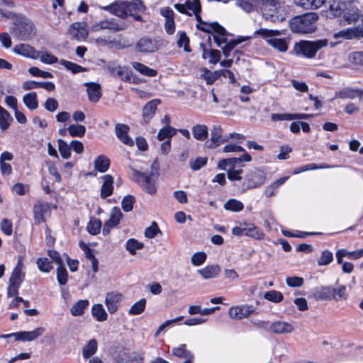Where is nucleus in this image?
Returning <instances> with one entry per match:
<instances>
[{
	"label": "nucleus",
	"mask_w": 363,
	"mask_h": 363,
	"mask_svg": "<svg viewBox=\"0 0 363 363\" xmlns=\"http://www.w3.org/2000/svg\"><path fill=\"white\" fill-rule=\"evenodd\" d=\"M318 15L314 12L306 13L293 17L289 22L291 30L294 33L311 34L317 29Z\"/></svg>",
	"instance_id": "obj_1"
},
{
	"label": "nucleus",
	"mask_w": 363,
	"mask_h": 363,
	"mask_svg": "<svg viewBox=\"0 0 363 363\" xmlns=\"http://www.w3.org/2000/svg\"><path fill=\"white\" fill-rule=\"evenodd\" d=\"M328 45V40L319 39L316 40H300L295 43L293 48L294 53L308 59H313L317 52Z\"/></svg>",
	"instance_id": "obj_2"
},
{
	"label": "nucleus",
	"mask_w": 363,
	"mask_h": 363,
	"mask_svg": "<svg viewBox=\"0 0 363 363\" xmlns=\"http://www.w3.org/2000/svg\"><path fill=\"white\" fill-rule=\"evenodd\" d=\"M158 166L157 162L154 161L152 164V168L155 169V172H151L148 174L132 169L133 181L138 183L149 194H154L157 191Z\"/></svg>",
	"instance_id": "obj_3"
},
{
	"label": "nucleus",
	"mask_w": 363,
	"mask_h": 363,
	"mask_svg": "<svg viewBox=\"0 0 363 363\" xmlns=\"http://www.w3.org/2000/svg\"><path fill=\"white\" fill-rule=\"evenodd\" d=\"M195 18L198 22L196 27L199 30L207 33H213V39L218 47H220L223 43L226 42L225 29L217 22L208 23L202 20L200 12L195 11Z\"/></svg>",
	"instance_id": "obj_4"
},
{
	"label": "nucleus",
	"mask_w": 363,
	"mask_h": 363,
	"mask_svg": "<svg viewBox=\"0 0 363 363\" xmlns=\"http://www.w3.org/2000/svg\"><path fill=\"white\" fill-rule=\"evenodd\" d=\"M255 35L261 36L268 45L281 52H286L288 50L289 40L276 38L281 35V32L279 30L259 28L255 32Z\"/></svg>",
	"instance_id": "obj_5"
},
{
	"label": "nucleus",
	"mask_w": 363,
	"mask_h": 363,
	"mask_svg": "<svg viewBox=\"0 0 363 363\" xmlns=\"http://www.w3.org/2000/svg\"><path fill=\"white\" fill-rule=\"evenodd\" d=\"M313 297L315 300H335L338 301L346 300L347 294L346 287L343 285H340L337 289L332 286H325L316 289Z\"/></svg>",
	"instance_id": "obj_6"
},
{
	"label": "nucleus",
	"mask_w": 363,
	"mask_h": 363,
	"mask_svg": "<svg viewBox=\"0 0 363 363\" xmlns=\"http://www.w3.org/2000/svg\"><path fill=\"white\" fill-rule=\"evenodd\" d=\"M103 9L120 18H125L129 12H132L133 10H137L138 12L143 11L145 6L143 5L140 0H138L135 2L119 1L108 6H104Z\"/></svg>",
	"instance_id": "obj_7"
},
{
	"label": "nucleus",
	"mask_w": 363,
	"mask_h": 363,
	"mask_svg": "<svg viewBox=\"0 0 363 363\" xmlns=\"http://www.w3.org/2000/svg\"><path fill=\"white\" fill-rule=\"evenodd\" d=\"M266 177V173L263 169L256 167L251 169L245 175L244 180L241 183V191L245 192L261 186L264 184Z\"/></svg>",
	"instance_id": "obj_8"
},
{
	"label": "nucleus",
	"mask_w": 363,
	"mask_h": 363,
	"mask_svg": "<svg viewBox=\"0 0 363 363\" xmlns=\"http://www.w3.org/2000/svg\"><path fill=\"white\" fill-rule=\"evenodd\" d=\"M13 33L14 35L20 40H28L35 33L34 24L30 21H19L16 23Z\"/></svg>",
	"instance_id": "obj_9"
},
{
	"label": "nucleus",
	"mask_w": 363,
	"mask_h": 363,
	"mask_svg": "<svg viewBox=\"0 0 363 363\" xmlns=\"http://www.w3.org/2000/svg\"><path fill=\"white\" fill-rule=\"evenodd\" d=\"M104 70L114 77H119L123 82H130L132 74L125 70V67L117 65L116 62H110L104 67Z\"/></svg>",
	"instance_id": "obj_10"
},
{
	"label": "nucleus",
	"mask_w": 363,
	"mask_h": 363,
	"mask_svg": "<svg viewBox=\"0 0 363 363\" xmlns=\"http://www.w3.org/2000/svg\"><path fill=\"white\" fill-rule=\"evenodd\" d=\"M48 256L51 261L55 262L59 265L57 269V277L60 285L64 286L67 281V272L65 267L62 265V260L60 255L55 250H49Z\"/></svg>",
	"instance_id": "obj_11"
},
{
	"label": "nucleus",
	"mask_w": 363,
	"mask_h": 363,
	"mask_svg": "<svg viewBox=\"0 0 363 363\" xmlns=\"http://www.w3.org/2000/svg\"><path fill=\"white\" fill-rule=\"evenodd\" d=\"M223 128L220 125H215L211 130V138L206 140L204 146L208 149H214L221 143L228 140V138H223Z\"/></svg>",
	"instance_id": "obj_12"
},
{
	"label": "nucleus",
	"mask_w": 363,
	"mask_h": 363,
	"mask_svg": "<svg viewBox=\"0 0 363 363\" xmlns=\"http://www.w3.org/2000/svg\"><path fill=\"white\" fill-rule=\"evenodd\" d=\"M255 308L251 305L244 304L237 306H232L229 309V315L231 318L241 320L254 313Z\"/></svg>",
	"instance_id": "obj_13"
},
{
	"label": "nucleus",
	"mask_w": 363,
	"mask_h": 363,
	"mask_svg": "<svg viewBox=\"0 0 363 363\" xmlns=\"http://www.w3.org/2000/svg\"><path fill=\"white\" fill-rule=\"evenodd\" d=\"M35 222L38 224L45 221V217L50 213V205L38 201L33 208Z\"/></svg>",
	"instance_id": "obj_14"
},
{
	"label": "nucleus",
	"mask_w": 363,
	"mask_h": 363,
	"mask_svg": "<svg viewBox=\"0 0 363 363\" xmlns=\"http://www.w3.org/2000/svg\"><path fill=\"white\" fill-rule=\"evenodd\" d=\"M223 163H227L229 168L227 169V176L230 181H241V174L243 172L242 169H236L235 165L238 163L236 157L223 159Z\"/></svg>",
	"instance_id": "obj_15"
},
{
	"label": "nucleus",
	"mask_w": 363,
	"mask_h": 363,
	"mask_svg": "<svg viewBox=\"0 0 363 363\" xmlns=\"http://www.w3.org/2000/svg\"><path fill=\"white\" fill-rule=\"evenodd\" d=\"M45 332V328L38 327L33 331H21L15 333L14 337L16 341H33L43 335Z\"/></svg>",
	"instance_id": "obj_16"
},
{
	"label": "nucleus",
	"mask_w": 363,
	"mask_h": 363,
	"mask_svg": "<svg viewBox=\"0 0 363 363\" xmlns=\"http://www.w3.org/2000/svg\"><path fill=\"white\" fill-rule=\"evenodd\" d=\"M267 19H270L272 22H281L286 18V12L284 7L277 6L275 4L270 6L269 12L264 13Z\"/></svg>",
	"instance_id": "obj_17"
},
{
	"label": "nucleus",
	"mask_w": 363,
	"mask_h": 363,
	"mask_svg": "<svg viewBox=\"0 0 363 363\" xmlns=\"http://www.w3.org/2000/svg\"><path fill=\"white\" fill-rule=\"evenodd\" d=\"M69 35H72V38L77 41L84 40L88 35L85 23H74L69 27Z\"/></svg>",
	"instance_id": "obj_18"
},
{
	"label": "nucleus",
	"mask_w": 363,
	"mask_h": 363,
	"mask_svg": "<svg viewBox=\"0 0 363 363\" xmlns=\"http://www.w3.org/2000/svg\"><path fill=\"white\" fill-rule=\"evenodd\" d=\"M135 48L139 52L150 53L157 50V43L150 38L143 37L138 40Z\"/></svg>",
	"instance_id": "obj_19"
},
{
	"label": "nucleus",
	"mask_w": 363,
	"mask_h": 363,
	"mask_svg": "<svg viewBox=\"0 0 363 363\" xmlns=\"http://www.w3.org/2000/svg\"><path fill=\"white\" fill-rule=\"evenodd\" d=\"M129 127L123 123H117L115 126V133L117 138L125 145L133 146V140L128 135Z\"/></svg>",
	"instance_id": "obj_20"
},
{
	"label": "nucleus",
	"mask_w": 363,
	"mask_h": 363,
	"mask_svg": "<svg viewBox=\"0 0 363 363\" xmlns=\"http://www.w3.org/2000/svg\"><path fill=\"white\" fill-rule=\"evenodd\" d=\"M121 299L122 295L120 293L110 292L106 294L105 304L111 314L114 313L118 310Z\"/></svg>",
	"instance_id": "obj_21"
},
{
	"label": "nucleus",
	"mask_w": 363,
	"mask_h": 363,
	"mask_svg": "<svg viewBox=\"0 0 363 363\" xmlns=\"http://www.w3.org/2000/svg\"><path fill=\"white\" fill-rule=\"evenodd\" d=\"M269 330L277 335L289 334L294 330V327L289 323L277 320L271 323Z\"/></svg>",
	"instance_id": "obj_22"
},
{
	"label": "nucleus",
	"mask_w": 363,
	"mask_h": 363,
	"mask_svg": "<svg viewBox=\"0 0 363 363\" xmlns=\"http://www.w3.org/2000/svg\"><path fill=\"white\" fill-rule=\"evenodd\" d=\"M160 104V99H153L147 102L143 109V118L145 123L150 122V121L154 117L157 106Z\"/></svg>",
	"instance_id": "obj_23"
},
{
	"label": "nucleus",
	"mask_w": 363,
	"mask_h": 363,
	"mask_svg": "<svg viewBox=\"0 0 363 363\" xmlns=\"http://www.w3.org/2000/svg\"><path fill=\"white\" fill-rule=\"evenodd\" d=\"M335 38H342L345 39L360 38H363V28L359 27L347 28L340 30L334 34Z\"/></svg>",
	"instance_id": "obj_24"
},
{
	"label": "nucleus",
	"mask_w": 363,
	"mask_h": 363,
	"mask_svg": "<svg viewBox=\"0 0 363 363\" xmlns=\"http://www.w3.org/2000/svg\"><path fill=\"white\" fill-rule=\"evenodd\" d=\"M84 86H86V92L89 99L91 102H97L101 96V86L94 82H86Z\"/></svg>",
	"instance_id": "obj_25"
},
{
	"label": "nucleus",
	"mask_w": 363,
	"mask_h": 363,
	"mask_svg": "<svg viewBox=\"0 0 363 363\" xmlns=\"http://www.w3.org/2000/svg\"><path fill=\"white\" fill-rule=\"evenodd\" d=\"M103 184L101 188V197L106 199L111 196L113 190V177L110 174L102 177Z\"/></svg>",
	"instance_id": "obj_26"
},
{
	"label": "nucleus",
	"mask_w": 363,
	"mask_h": 363,
	"mask_svg": "<svg viewBox=\"0 0 363 363\" xmlns=\"http://www.w3.org/2000/svg\"><path fill=\"white\" fill-rule=\"evenodd\" d=\"M23 269V264L21 259V257H19L18 264L16 267L14 268L10 279H9V284H16L18 286H21V283L23 282L25 277V274L22 271Z\"/></svg>",
	"instance_id": "obj_27"
},
{
	"label": "nucleus",
	"mask_w": 363,
	"mask_h": 363,
	"mask_svg": "<svg viewBox=\"0 0 363 363\" xmlns=\"http://www.w3.org/2000/svg\"><path fill=\"white\" fill-rule=\"evenodd\" d=\"M328 0H294V4L306 10L317 9L327 3Z\"/></svg>",
	"instance_id": "obj_28"
},
{
	"label": "nucleus",
	"mask_w": 363,
	"mask_h": 363,
	"mask_svg": "<svg viewBox=\"0 0 363 363\" xmlns=\"http://www.w3.org/2000/svg\"><path fill=\"white\" fill-rule=\"evenodd\" d=\"M220 267L218 264L208 265L206 267L198 269L197 272L204 279H210L216 278L220 273Z\"/></svg>",
	"instance_id": "obj_29"
},
{
	"label": "nucleus",
	"mask_w": 363,
	"mask_h": 363,
	"mask_svg": "<svg viewBox=\"0 0 363 363\" xmlns=\"http://www.w3.org/2000/svg\"><path fill=\"white\" fill-rule=\"evenodd\" d=\"M363 91L359 89H344L337 93H336V96L340 99H354L356 97H359L360 101H363L362 97Z\"/></svg>",
	"instance_id": "obj_30"
},
{
	"label": "nucleus",
	"mask_w": 363,
	"mask_h": 363,
	"mask_svg": "<svg viewBox=\"0 0 363 363\" xmlns=\"http://www.w3.org/2000/svg\"><path fill=\"white\" fill-rule=\"evenodd\" d=\"M98 342L95 339L89 340L82 347V356L84 359L91 357L97 351Z\"/></svg>",
	"instance_id": "obj_31"
},
{
	"label": "nucleus",
	"mask_w": 363,
	"mask_h": 363,
	"mask_svg": "<svg viewBox=\"0 0 363 363\" xmlns=\"http://www.w3.org/2000/svg\"><path fill=\"white\" fill-rule=\"evenodd\" d=\"M192 134L194 138L200 141H204L208 135V128L206 125H196L193 126Z\"/></svg>",
	"instance_id": "obj_32"
},
{
	"label": "nucleus",
	"mask_w": 363,
	"mask_h": 363,
	"mask_svg": "<svg viewBox=\"0 0 363 363\" xmlns=\"http://www.w3.org/2000/svg\"><path fill=\"white\" fill-rule=\"evenodd\" d=\"M327 2L329 4L330 15L336 17L343 13V9L345 7V3L335 0H328Z\"/></svg>",
	"instance_id": "obj_33"
},
{
	"label": "nucleus",
	"mask_w": 363,
	"mask_h": 363,
	"mask_svg": "<svg viewBox=\"0 0 363 363\" xmlns=\"http://www.w3.org/2000/svg\"><path fill=\"white\" fill-rule=\"evenodd\" d=\"M95 30H98L99 28L101 29H108L113 31H118L123 30L125 28V26L123 23H114L113 21H104L100 22L99 24L96 25L94 26Z\"/></svg>",
	"instance_id": "obj_34"
},
{
	"label": "nucleus",
	"mask_w": 363,
	"mask_h": 363,
	"mask_svg": "<svg viewBox=\"0 0 363 363\" xmlns=\"http://www.w3.org/2000/svg\"><path fill=\"white\" fill-rule=\"evenodd\" d=\"M110 167V160L105 155H99L94 161V169L100 172H106Z\"/></svg>",
	"instance_id": "obj_35"
},
{
	"label": "nucleus",
	"mask_w": 363,
	"mask_h": 363,
	"mask_svg": "<svg viewBox=\"0 0 363 363\" xmlns=\"http://www.w3.org/2000/svg\"><path fill=\"white\" fill-rule=\"evenodd\" d=\"M176 133L177 130L174 128L167 125L160 129L157 138L160 141L164 140H171V138L176 135Z\"/></svg>",
	"instance_id": "obj_36"
},
{
	"label": "nucleus",
	"mask_w": 363,
	"mask_h": 363,
	"mask_svg": "<svg viewBox=\"0 0 363 363\" xmlns=\"http://www.w3.org/2000/svg\"><path fill=\"white\" fill-rule=\"evenodd\" d=\"M91 315L97 321L103 322L107 320L108 315L103 306L100 303L94 304L91 307Z\"/></svg>",
	"instance_id": "obj_37"
},
{
	"label": "nucleus",
	"mask_w": 363,
	"mask_h": 363,
	"mask_svg": "<svg viewBox=\"0 0 363 363\" xmlns=\"http://www.w3.org/2000/svg\"><path fill=\"white\" fill-rule=\"evenodd\" d=\"M250 38L251 37H242L240 38H237L235 40H232L228 43H227L226 41L225 43H226V45L222 48L223 55H225V57H228L230 55V52L233 50V48L235 46Z\"/></svg>",
	"instance_id": "obj_38"
},
{
	"label": "nucleus",
	"mask_w": 363,
	"mask_h": 363,
	"mask_svg": "<svg viewBox=\"0 0 363 363\" xmlns=\"http://www.w3.org/2000/svg\"><path fill=\"white\" fill-rule=\"evenodd\" d=\"M89 301L86 299L79 300L76 302L70 309L74 316H79L84 314V310L88 308Z\"/></svg>",
	"instance_id": "obj_39"
},
{
	"label": "nucleus",
	"mask_w": 363,
	"mask_h": 363,
	"mask_svg": "<svg viewBox=\"0 0 363 363\" xmlns=\"http://www.w3.org/2000/svg\"><path fill=\"white\" fill-rule=\"evenodd\" d=\"M131 65L136 71L143 75L148 77H155L157 75V72L155 69H151L140 62H132Z\"/></svg>",
	"instance_id": "obj_40"
},
{
	"label": "nucleus",
	"mask_w": 363,
	"mask_h": 363,
	"mask_svg": "<svg viewBox=\"0 0 363 363\" xmlns=\"http://www.w3.org/2000/svg\"><path fill=\"white\" fill-rule=\"evenodd\" d=\"M13 51L18 54L34 58L36 56L35 54H37V52L31 46L26 44L16 45L13 48Z\"/></svg>",
	"instance_id": "obj_41"
},
{
	"label": "nucleus",
	"mask_w": 363,
	"mask_h": 363,
	"mask_svg": "<svg viewBox=\"0 0 363 363\" xmlns=\"http://www.w3.org/2000/svg\"><path fill=\"white\" fill-rule=\"evenodd\" d=\"M289 179V177H283L273 183H272L270 185H269L264 190V194L267 197L269 198L273 196L275 194L276 190L281 186L287 179Z\"/></svg>",
	"instance_id": "obj_42"
},
{
	"label": "nucleus",
	"mask_w": 363,
	"mask_h": 363,
	"mask_svg": "<svg viewBox=\"0 0 363 363\" xmlns=\"http://www.w3.org/2000/svg\"><path fill=\"white\" fill-rule=\"evenodd\" d=\"M172 354L179 358H183L185 359L189 358L194 359V354L186 349V345L184 344L180 345L179 347L173 348Z\"/></svg>",
	"instance_id": "obj_43"
},
{
	"label": "nucleus",
	"mask_w": 363,
	"mask_h": 363,
	"mask_svg": "<svg viewBox=\"0 0 363 363\" xmlns=\"http://www.w3.org/2000/svg\"><path fill=\"white\" fill-rule=\"evenodd\" d=\"M12 121L13 118L9 113L4 108L0 106V128L1 130H6Z\"/></svg>",
	"instance_id": "obj_44"
},
{
	"label": "nucleus",
	"mask_w": 363,
	"mask_h": 363,
	"mask_svg": "<svg viewBox=\"0 0 363 363\" xmlns=\"http://www.w3.org/2000/svg\"><path fill=\"white\" fill-rule=\"evenodd\" d=\"M122 217L123 213H121L120 208L118 207H114L111 209L110 218L106 221V223H109V225L114 228L119 223Z\"/></svg>",
	"instance_id": "obj_45"
},
{
	"label": "nucleus",
	"mask_w": 363,
	"mask_h": 363,
	"mask_svg": "<svg viewBox=\"0 0 363 363\" xmlns=\"http://www.w3.org/2000/svg\"><path fill=\"white\" fill-rule=\"evenodd\" d=\"M245 235L253 238L261 240L264 234L252 224L245 225Z\"/></svg>",
	"instance_id": "obj_46"
},
{
	"label": "nucleus",
	"mask_w": 363,
	"mask_h": 363,
	"mask_svg": "<svg viewBox=\"0 0 363 363\" xmlns=\"http://www.w3.org/2000/svg\"><path fill=\"white\" fill-rule=\"evenodd\" d=\"M244 208L243 203L236 199H229L224 204V208L233 212L241 211Z\"/></svg>",
	"instance_id": "obj_47"
},
{
	"label": "nucleus",
	"mask_w": 363,
	"mask_h": 363,
	"mask_svg": "<svg viewBox=\"0 0 363 363\" xmlns=\"http://www.w3.org/2000/svg\"><path fill=\"white\" fill-rule=\"evenodd\" d=\"M23 102L30 110H35L38 108L37 94L35 92L27 94L23 97Z\"/></svg>",
	"instance_id": "obj_48"
},
{
	"label": "nucleus",
	"mask_w": 363,
	"mask_h": 363,
	"mask_svg": "<svg viewBox=\"0 0 363 363\" xmlns=\"http://www.w3.org/2000/svg\"><path fill=\"white\" fill-rule=\"evenodd\" d=\"M86 133V128L84 125L75 123L69 124V136L82 138Z\"/></svg>",
	"instance_id": "obj_49"
},
{
	"label": "nucleus",
	"mask_w": 363,
	"mask_h": 363,
	"mask_svg": "<svg viewBox=\"0 0 363 363\" xmlns=\"http://www.w3.org/2000/svg\"><path fill=\"white\" fill-rule=\"evenodd\" d=\"M146 300L145 298H141L138 301L135 302L129 309L128 313L130 315H139L142 313L145 308Z\"/></svg>",
	"instance_id": "obj_50"
},
{
	"label": "nucleus",
	"mask_w": 363,
	"mask_h": 363,
	"mask_svg": "<svg viewBox=\"0 0 363 363\" xmlns=\"http://www.w3.org/2000/svg\"><path fill=\"white\" fill-rule=\"evenodd\" d=\"M144 247L143 242H138L135 239H129L127 240L125 244L126 250L131 254L135 255L137 250H141Z\"/></svg>",
	"instance_id": "obj_51"
},
{
	"label": "nucleus",
	"mask_w": 363,
	"mask_h": 363,
	"mask_svg": "<svg viewBox=\"0 0 363 363\" xmlns=\"http://www.w3.org/2000/svg\"><path fill=\"white\" fill-rule=\"evenodd\" d=\"M330 167H331L330 165H328V164H320V165H317L315 164L311 163V164H308L306 165H304V166H302V167L296 168L294 171V174H299V173H301V172H306V171H308V170H315V169H328V168H330Z\"/></svg>",
	"instance_id": "obj_52"
},
{
	"label": "nucleus",
	"mask_w": 363,
	"mask_h": 363,
	"mask_svg": "<svg viewBox=\"0 0 363 363\" xmlns=\"http://www.w3.org/2000/svg\"><path fill=\"white\" fill-rule=\"evenodd\" d=\"M101 228V222L97 218H91L89 222L86 229L87 231L91 235H97L100 232Z\"/></svg>",
	"instance_id": "obj_53"
},
{
	"label": "nucleus",
	"mask_w": 363,
	"mask_h": 363,
	"mask_svg": "<svg viewBox=\"0 0 363 363\" xmlns=\"http://www.w3.org/2000/svg\"><path fill=\"white\" fill-rule=\"evenodd\" d=\"M35 57H39L45 64H53L57 62V58L48 52H37Z\"/></svg>",
	"instance_id": "obj_54"
},
{
	"label": "nucleus",
	"mask_w": 363,
	"mask_h": 363,
	"mask_svg": "<svg viewBox=\"0 0 363 363\" xmlns=\"http://www.w3.org/2000/svg\"><path fill=\"white\" fill-rule=\"evenodd\" d=\"M264 298L274 303H279L283 300V295L278 291L272 290L267 291L264 294Z\"/></svg>",
	"instance_id": "obj_55"
},
{
	"label": "nucleus",
	"mask_w": 363,
	"mask_h": 363,
	"mask_svg": "<svg viewBox=\"0 0 363 363\" xmlns=\"http://www.w3.org/2000/svg\"><path fill=\"white\" fill-rule=\"evenodd\" d=\"M333 259V253L325 250L322 252L320 258L318 259V266H325L329 264Z\"/></svg>",
	"instance_id": "obj_56"
},
{
	"label": "nucleus",
	"mask_w": 363,
	"mask_h": 363,
	"mask_svg": "<svg viewBox=\"0 0 363 363\" xmlns=\"http://www.w3.org/2000/svg\"><path fill=\"white\" fill-rule=\"evenodd\" d=\"M36 264L41 272H49L53 268L50 259L48 257L39 258Z\"/></svg>",
	"instance_id": "obj_57"
},
{
	"label": "nucleus",
	"mask_w": 363,
	"mask_h": 363,
	"mask_svg": "<svg viewBox=\"0 0 363 363\" xmlns=\"http://www.w3.org/2000/svg\"><path fill=\"white\" fill-rule=\"evenodd\" d=\"M189 39L185 32H181L179 33V38L177 40V45L179 48H183L184 50L186 52H191V49L189 46Z\"/></svg>",
	"instance_id": "obj_58"
},
{
	"label": "nucleus",
	"mask_w": 363,
	"mask_h": 363,
	"mask_svg": "<svg viewBox=\"0 0 363 363\" xmlns=\"http://www.w3.org/2000/svg\"><path fill=\"white\" fill-rule=\"evenodd\" d=\"M135 198L133 196L128 195L125 196L121 202V206L124 211L129 212L132 211Z\"/></svg>",
	"instance_id": "obj_59"
},
{
	"label": "nucleus",
	"mask_w": 363,
	"mask_h": 363,
	"mask_svg": "<svg viewBox=\"0 0 363 363\" xmlns=\"http://www.w3.org/2000/svg\"><path fill=\"white\" fill-rule=\"evenodd\" d=\"M360 13L357 10H350L343 13V18L348 23L355 22L359 17Z\"/></svg>",
	"instance_id": "obj_60"
},
{
	"label": "nucleus",
	"mask_w": 363,
	"mask_h": 363,
	"mask_svg": "<svg viewBox=\"0 0 363 363\" xmlns=\"http://www.w3.org/2000/svg\"><path fill=\"white\" fill-rule=\"evenodd\" d=\"M349 60L354 65L363 66V51L352 52L349 56Z\"/></svg>",
	"instance_id": "obj_61"
},
{
	"label": "nucleus",
	"mask_w": 363,
	"mask_h": 363,
	"mask_svg": "<svg viewBox=\"0 0 363 363\" xmlns=\"http://www.w3.org/2000/svg\"><path fill=\"white\" fill-rule=\"evenodd\" d=\"M286 283L290 287H301L304 281L301 277H289L286 279Z\"/></svg>",
	"instance_id": "obj_62"
},
{
	"label": "nucleus",
	"mask_w": 363,
	"mask_h": 363,
	"mask_svg": "<svg viewBox=\"0 0 363 363\" xmlns=\"http://www.w3.org/2000/svg\"><path fill=\"white\" fill-rule=\"evenodd\" d=\"M160 232V230L158 228L157 224L155 222H153L150 226H149L148 228H147L145 229V235L147 238H153Z\"/></svg>",
	"instance_id": "obj_63"
},
{
	"label": "nucleus",
	"mask_w": 363,
	"mask_h": 363,
	"mask_svg": "<svg viewBox=\"0 0 363 363\" xmlns=\"http://www.w3.org/2000/svg\"><path fill=\"white\" fill-rule=\"evenodd\" d=\"M206 259V253L203 252H199L194 253L191 257V263L195 266L201 265Z\"/></svg>",
	"instance_id": "obj_64"
}]
</instances>
